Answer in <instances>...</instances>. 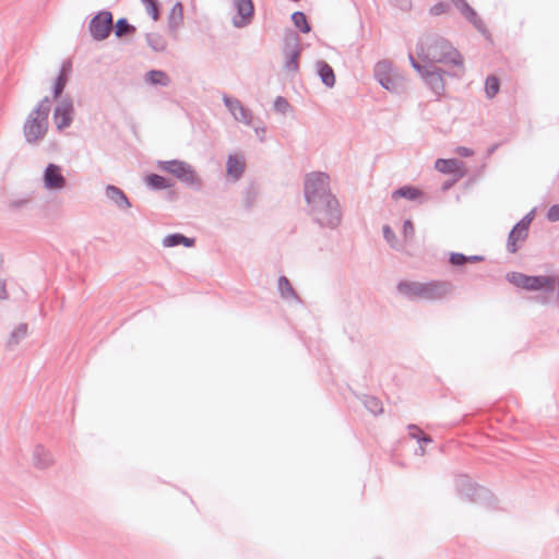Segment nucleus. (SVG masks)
I'll list each match as a JSON object with an SVG mask.
<instances>
[{"label":"nucleus","mask_w":559,"mask_h":559,"mask_svg":"<svg viewBox=\"0 0 559 559\" xmlns=\"http://www.w3.org/2000/svg\"><path fill=\"white\" fill-rule=\"evenodd\" d=\"M507 281L518 288L527 292H539L531 299L543 306L559 301V278L554 275H526L521 272H509Z\"/></svg>","instance_id":"nucleus-1"},{"label":"nucleus","mask_w":559,"mask_h":559,"mask_svg":"<svg viewBox=\"0 0 559 559\" xmlns=\"http://www.w3.org/2000/svg\"><path fill=\"white\" fill-rule=\"evenodd\" d=\"M417 53L424 62L451 63L456 67L462 66L460 52L451 45V43L437 35H427L417 45Z\"/></svg>","instance_id":"nucleus-2"},{"label":"nucleus","mask_w":559,"mask_h":559,"mask_svg":"<svg viewBox=\"0 0 559 559\" xmlns=\"http://www.w3.org/2000/svg\"><path fill=\"white\" fill-rule=\"evenodd\" d=\"M51 110L49 97H44L28 114L23 124V135L28 144H37L48 132V117Z\"/></svg>","instance_id":"nucleus-3"},{"label":"nucleus","mask_w":559,"mask_h":559,"mask_svg":"<svg viewBox=\"0 0 559 559\" xmlns=\"http://www.w3.org/2000/svg\"><path fill=\"white\" fill-rule=\"evenodd\" d=\"M309 213L320 227L335 229L342 221L340 203L335 195L309 204Z\"/></svg>","instance_id":"nucleus-4"},{"label":"nucleus","mask_w":559,"mask_h":559,"mask_svg":"<svg viewBox=\"0 0 559 559\" xmlns=\"http://www.w3.org/2000/svg\"><path fill=\"white\" fill-rule=\"evenodd\" d=\"M157 168L176 177L186 186L195 190L201 189L202 180L195 169L187 162L180 159L158 160Z\"/></svg>","instance_id":"nucleus-5"},{"label":"nucleus","mask_w":559,"mask_h":559,"mask_svg":"<svg viewBox=\"0 0 559 559\" xmlns=\"http://www.w3.org/2000/svg\"><path fill=\"white\" fill-rule=\"evenodd\" d=\"M304 193L307 204L319 202L332 195L330 190V177L322 171H312L306 175L304 180Z\"/></svg>","instance_id":"nucleus-6"},{"label":"nucleus","mask_w":559,"mask_h":559,"mask_svg":"<svg viewBox=\"0 0 559 559\" xmlns=\"http://www.w3.org/2000/svg\"><path fill=\"white\" fill-rule=\"evenodd\" d=\"M112 29V14L110 11L103 10L96 13L90 21L88 31L95 40H105L109 37Z\"/></svg>","instance_id":"nucleus-7"},{"label":"nucleus","mask_w":559,"mask_h":559,"mask_svg":"<svg viewBox=\"0 0 559 559\" xmlns=\"http://www.w3.org/2000/svg\"><path fill=\"white\" fill-rule=\"evenodd\" d=\"M457 493L471 502H478L487 492L486 488L479 486L467 475H460L455 478Z\"/></svg>","instance_id":"nucleus-8"},{"label":"nucleus","mask_w":559,"mask_h":559,"mask_svg":"<svg viewBox=\"0 0 559 559\" xmlns=\"http://www.w3.org/2000/svg\"><path fill=\"white\" fill-rule=\"evenodd\" d=\"M299 36L290 32L289 34L285 35L284 38V55H285V70L289 72H297L299 69L298 59L300 56V48H299Z\"/></svg>","instance_id":"nucleus-9"},{"label":"nucleus","mask_w":559,"mask_h":559,"mask_svg":"<svg viewBox=\"0 0 559 559\" xmlns=\"http://www.w3.org/2000/svg\"><path fill=\"white\" fill-rule=\"evenodd\" d=\"M233 8L236 14L233 16V25L237 28L248 26L254 16V5L252 0H234Z\"/></svg>","instance_id":"nucleus-10"},{"label":"nucleus","mask_w":559,"mask_h":559,"mask_svg":"<svg viewBox=\"0 0 559 559\" xmlns=\"http://www.w3.org/2000/svg\"><path fill=\"white\" fill-rule=\"evenodd\" d=\"M44 188L49 191H60L66 188L67 179L62 175L61 167L49 163L43 171Z\"/></svg>","instance_id":"nucleus-11"},{"label":"nucleus","mask_w":559,"mask_h":559,"mask_svg":"<svg viewBox=\"0 0 559 559\" xmlns=\"http://www.w3.org/2000/svg\"><path fill=\"white\" fill-rule=\"evenodd\" d=\"M444 75H456V73H450L449 71L432 64V67L428 69V72H425L423 80L435 95L440 96L444 92Z\"/></svg>","instance_id":"nucleus-12"},{"label":"nucleus","mask_w":559,"mask_h":559,"mask_svg":"<svg viewBox=\"0 0 559 559\" xmlns=\"http://www.w3.org/2000/svg\"><path fill=\"white\" fill-rule=\"evenodd\" d=\"M453 285L448 281H430L424 283L423 300L435 301L451 294Z\"/></svg>","instance_id":"nucleus-13"},{"label":"nucleus","mask_w":559,"mask_h":559,"mask_svg":"<svg viewBox=\"0 0 559 559\" xmlns=\"http://www.w3.org/2000/svg\"><path fill=\"white\" fill-rule=\"evenodd\" d=\"M53 119L58 130L68 128L73 120V104L69 97L60 100L53 111Z\"/></svg>","instance_id":"nucleus-14"},{"label":"nucleus","mask_w":559,"mask_h":559,"mask_svg":"<svg viewBox=\"0 0 559 559\" xmlns=\"http://www.w3.org/2000/svg\"><path fill=\"white\" fill-rule=\"evenodd\" d=\"M454 8L462 14V16L474 25L483 35H486L487 29L478 16L477 12L468 4L466 0H450Z\"/></svg>","instance_id":"nucleus-15"},{"label":"nucleus","mask_w":559,"mask_h":559,"mask_svg":"<svg viewBox=\"0 0 559 559\" xmlns=\"http://www.w3.org/2000/svg\"><path fill=\"white\" fill-rule=\"evenodd\" d=\"M435 168L442 174L453 175L454 181L463 178L466 174L463 162L457 158H438Z\"/></svg>","instance_id":"nucleus-16"},{"label":"nucleus","mask_w":559,"mask_h":559,"mask_svg":"<svg viewBox=\"0 0 559 559\" xmlns=\"http://www.w3.org/2000/svg\"><path fill=\"white\" fill-rule=\"evenodd\" d=\"M424 283L416 281H400L396 290L408 300H423Z\"/></svg>","instance_id":"nucleus-17"},{"label":"nucleus","mask_w":559,"mask_h":559,"mask_svg":"<svg viewBox=\"0 0 559 559\" xmlns=\"http://www.w3.org/2000/svg\"><path fill=\"white\" fill-rule=\"evenodd\" d=\"M106 197L116 204L120 210H127L131 207V202L127 194L117 186H106Z\"/></svg>","instance_id":"nucleus-18"},{"label":"nucleus","mask_w":559,"mask_h":559,"mask_svg":"<svg viewBox=\"0 0 559 559\" xmlns=\"http://www.w3.org/2000/svg\"><path fill=\"white\" fill-rule=\"evenodd\" d=\"M72 66L70 61H64L62 63L59 74L57 75L52 86V95L55 99H58L63 93Z\"/></svg>","instance_id":"nucleus-19"},{"label":"nucleus","mask_w":559,"mask_h":559,"mask_svg":"<svg viewBox=\"0 0 559 559\" xmlns=\"http://www.w3.org/2000/svg\"><path fill=\"white\" fill-rule=\"evenodd\" d=\"M245 168L246 163L243 158L231 154L228 156L226 162V173L234 181H237L242 177Z\"/></svg>","instance_id":"nucleus-20"},{"label":"nucleus","mask_w":559,"mask_h":559,"mask_svg":"<svg viewBox=\"0 0 559 559\" xmlns=\"http://www.w3.org/2000/svg\"><path fill=\"white\" fill-rule=\"evenodd\" d=\"M182 22H183V5L180 1H177L168 16H167V24H168V29L169 32L171 33H175L179 29V27L182 25Z\"/></svg>","instance_id":"nucleus-21"},{"label":"nucleus","mask_w":559,"mask_h":559,"mask_svg":"<svg viewBox=\"0 0 559 559\" xmlns=\"http://www.w3.org/2000/svg\"><path fill=\"white\" fill-rule=\"evenodd\" d=\"M528 236V233L524 230L523 228L514 225L511 229L508 242H507V249L510 253H514L519 249V243H522L526 240Z\"/></svg>","instance_id":"nucleus-22"},{"label":"nucleus","mask_w":559,"mask_h":559,"mask_svg":"<svg viewBox=\"0 0 559 559\" xmlns=\"http://www.w3.org/2000/svg\"><path fill=\"white\" fill-rule=\"evenodd\" d=\"M52 456L44 445L37 444L33 451V464L35 467L45 469L52 464Z\"/></svg>","instance_id":"nucleus-23"},{"label":"nucleus","mask_w":559,"mask_h":559,"mask_svg":"<svg viewBox=\"0 0 559 559\" xmlns=\"http://www.w3.org/2000/svg\"><path fill=\"white\" fill-rule=\"evenodd\" d=\"M317 71L321 82L329 88L335 85V74L333 68L324 60L317 62Z\"/></svg>","instance_id":"nucleus-24"},{"label":"nucleus","mask_w":559,"mask_h":559,"mask_svg":"<svg viewBox=\"0 0 559 559\" xmlns=\"http://www.w3.org/2000/svg\"><path fill=\"white\" fill-rule=\"evenodd\" d=\"M145 40L147 46L155 52H164L168 46L166 38L156 32L146 33Z\"/></svg>","instance_id":"nucleus-25"},{"label":"nucleus","mask_w":559,"mask_h":559,"mask_svg":"<svg viewBox=\"0 0 559 559\" xmlns=\"http://www.w3.org/2000/svg\"><path fill=\"white\" fill-rule=\"evenodd\" d=\"M392 197L395 198H403L411 201H416L423 197V192L420 189L414 187V186H402L399 189H396Z\"/></svg>","instance_id":"nucleus-26"},{"label":"nucleus","mask_w":559,"mask_h":559,"mask_svg":"<svg viewBox=\"0 0 559 559\" xmlns=\"http://www.w3.org/2000/svg\"><path fill=\"white\" fill-rule=\"evenodd\" d=\"M384 90L399 94L403 91L404 81L401 76L393 73L388 78H383V81L379 83Z\"/></svg>","instance_id":"nucleus-27"},{"label":"nucleus","mask_w":559,"mask_h":559,"mask_svg":"<svg viewBox=\"0 0 559 559\" xmlns=\"http://www.w3.org/2000/svg\"><path fill=\"white\" fill-rule=\"evenodd\" d=\"M146 82L152 85L158 86H168L170 84V79L168 74L163 70H150L145 74Z\"/></svg>","instance_id":"nucleus-28"},{"label":"nucleus","mask_w":559,"mask_h":559,"mask_svg":"<svg viewBox=\"0 0 559 559\" xmlns=\"http://www.w3.org/2000/svg\"><path fill=\"white\" fill-rule=\"evenodd\" d=\"M145 182L147 187L153 190H165L173 187V183L169 179L160 176L158 174H150L145 177Z\"/></svg>","instance_id":"nucleus-29"},{"label":"nucleus","mask_w":559,"mask_h":559,"mask_svg":"<svg viewBox=\"0 0 559 559\" xmlns=\"http://www.w3.org/2000/svg\"><path fill=\"white\" fill-rule=\"evenodd\" d=\"M112 27L118 38L132 35L136 31L135 26L130 24L127 17L118 19L115 24L112 23Z\"/></svg>","instance_id":"nucleus-30"},{"label":"nucleus","mask_w":559,"mask_h":559,"mask_svg":"<svg viewBox=\"0 0 559 559\" xmlns=\"http://www.w3.org/2000/svg\"><path fill=\"white\" fill-rule=\"evenodd\" d=\"M28 326L26 323H20L9 335L7 346L12 348L16 346L27 335Z\"/></svg>","instance_id":"nucleus-31"},{"label":"nucleus","mask_w":559,"mask_h":559,"mask_svg":"<svg viewBox=\"0 0 559 559\" xmlns=\"http://www.w3.org/2000/svg\"><path fill=\"white\" fill-rule=\"evenodd\" d=\"M278 292L281 296L285 299L294 298L296 300H299L298 295L293 288L290 282L284 275L280 276L278 278Z\"/></svg>","instance_id":"nucleus-32"},{"label":"nucleus","mask_w":559,"mask_h":559,"mask_svg":"<svg viewBox=\"0 0 559 559\" xmlns=\"http://www.w3.org/2000/svg\"><path fill=\"white\" fill-rule=\"evenodd\" d=\"M292 22L295 27L298 28L301 33L308 34L311 32V26L308 22L306 14L301 11H296L292 14Z\"/></svg>","instance_id":"nucleus-33"},{"label":"nucleus","mask_w":559,"mask_h":559,"mask_svg":"<svg viewBox=\"0 0 559 559\" xmlns=\"http://www.w3.org/2000/svg\"><path fill=\"white\" fill-rule=\"evenodd\" d=\"M393 73L392 64L388 60L379 61L374 67V79L378 83L382 82L383 78H388Z\"/></svg>","instance_id":"nucleus-34"},{"label":"nucleus","mask_w":559,"mask_h":559,"mask_svg":"<svg viewBox=\"0 0 559 559\" xmlns=\"http://www.w3.org/2000/svg\"><path fill=\"white\" fill-rule=\"evenodd\" d=\"M361 402L365 407L373 415H378L383 412L381 401L373 395H362Z\"/></svg>","instance_id":"nucleus-35"},{"label":"nucleus","mask_w":559,"mask_h":559,"mask_svg":"<svg viewBox=\"0 0 559 559\" xmlns=\"http://www.w3.org/2000/svg\"><path fill=\"white\" fill-rule=\"evenodd\" d=\"M409 437L415 439L418 443H431L432 438L423 432V430L414 424L407 426Z\"/></svg>","instance_id":"nucleus-36"},{"label":"nucleus","mask_w":559,"mask_h":559,"mask_svg":"<svg viewBox=\"0 0 559 559\" xmlns=\"http://www.w3.org/2000/svg\"><path fill=\"white\" fill-rule=\"evenodd\" d=\"M145 5L147 14L154 20L158 21L160 17V8L157 0H141Z\"/></svg>","instance_id":"nucleus-37"},{"label":"nucleus","mask_w":559,"mask_h":559,"mask_svg":"<svg viewBox=\"0 0 559 559\" xmlns=\"http://www.w3.org/2000/svg\"><path fill=\"white\" fill-rule=\"evenodd\" d=\"M222 100L233 117L237 115L238 109H241V102L237 98L224 94Z\"/></svg>","instance_id":"nucleus-38"},{"label":"nucleus","mask_w":559,"mask_h":559,"mask_svg":"<svg viewBox=\"0 0 559 559\" xmlns=\"http://www.w3.org/2000/svg\"><path fill=\"white\" fill-rule=\"evenodd\" d=\"M31 201H32L31 197L13 199L9 202L8 207L10 211L16 212L19 210L26 209L28 206V204L31 203Z\"/></svg>","instance_id":"nucleus-39"},{"label":"nucleus","mask_w":559,"mask_h":559,"mask_svg":"<svg viewBox=\"0 0 559 559\" xmlns=\"http://www.w3.org/2000/svg\"><path fill=\"white\" fill-rule=\"evenodd\" d=\"M234 119L249 126L252 121V112L249 108L241 104V109L237 110V115L234 117Z\"/></svg>","instance_id":"nucleus-40"},{"label":"nucleus","mask_w":559,"mask_h":559,"mask_svg":"<svg viewBox=\"0 0 559 559\" xmlns=\"http://www.w3.org/2000/svg\"><path fill=\"white\" fill-rule=\"evenodd\" d=\"M181 241H182V234L174 233V234H169L164 237L163 246L166 248H173V247L180 246Z\"/></svg>","instance_id":"nucleus-41"},{"label":"nucleus","mask_w":559,"mask_h":559,"mask_svg":"<svg viewBox=\"0 0 559 559\" xmlns=\"http://www.w3.org/2000/svg\"><path fill=\"white\" fill-rule=\"evenodd\" d=\"M290 109V104L288 103V100L283 97V96H277L274 100V110L282 114V115H286L287 111Z\"/></svg>","instance_id":"nucleus-42"},{"label":"nucleus","mask_w":559,"mask_h":559,"mask_svg":"<svg viewBox=\"0 0 559 559\" xmlns=\"http://www.w3.org/2000/svg\"><path fill=\"white\" fill-rule=\"evenodd\" d=\"M383 238L386 240V242L394 249H399L396 246V236L395 233L392 230V228L389 225H384L382 228Z\"/></svg>","instance_id":"nucleus-43"},{"label":"nucleus","mask_w":559,"mask_h":559,"mask_svg":"<svg viewBox=\"0 0 559 559\" xmlns=\"http://www.w3.org/2000/svg\"><path fill=\"white\" fill-rule=\"evenodd\" d=\"M467 262V255L460 252H451L449 263L453 266H463Z\"/></svg>","instance_id":"nucleus-44"},{"label":"nucleus","mask_w":559,"mask_h":559,"mask_svg":"<svg viewBox=\"0 0 559 559\" xmlns=\"http://www.w3.org/2000/svg\"><path fill=\"white\" fill-rule=\"evenodd\" d=\"M451 9L448 2L440 1L430 8V14L438 16L449 12Z\"/></svg>","instance_id":"nucleus-45"},{"label":"nucleus","mask_w":559,"mask_h":559,"mask_svg":"<svg viewBox=\"0 0 559 559\" xmlns=\"http://www.w3.org/2000/svg\"><path fill=\"white\" fill-rule=\"evenodd\" d=\"M254 200H255V191H254V188L253 187H249L246 192H245V197H243V205L246 209H250L253 203H254Z\"/></svg>","instance_id":"nucleus-46"},{"label":"nucleus","mask_w":559,"mask_h":559,"mask_svg":"<svg viewBox=\"0 0 559 559\" xmlns=\"http://www.w3.org/2000/svg\"><path fill=\"white\" fill-rule=\"evenodd\" d=\"M403 235L406 240L413 239L415 235L414 224L411 219H405L403 223Z\"/></svg>","instance_id":"nucleus-47"},{"label":"nucleus","mask_w":559,"mask_h":559,"mask_svg":"<svg viewBox=\"0 0 559 559\" xmlns=\"http://www.w3.org/2000/svg\"><path fill=\"white\" fill-rule=\"evenodd\" d=\"M534 218V212H530L528 214H526L519 223H516L515 225L523 228L524 230H526L528 233V229H530V225L532 223Z\"/></svg>","instance_id":"nucleus-48"},{"label":"nucleus","mask_w":559,"mask_h":559,"mask_svg":"<svg viewBox=\"0 0 559 559\" xmlns=\"http://www.w3.org/2000/svg\"><path fill=\"white\" fill-rule=\"evenodd\" d=\"M534 218V212H530L528 214H526L519 223H516L515 225L523 228L524 230H526L528 233V229H530V225L532 223Z\"/></svg>","instance_id":"nucleus-49"},{"label":"nucleus","mask_w":559,"mask_h":559,"mask_svg":"<svg viewBox=\"0 0 559 559\" xmlns=\"http://www.w3.org/2000/svg\"><path fill=\"white\" fill-rule=\"evenodd\" d=\"M547 219L549 222H558L559 221V204L551 205L548 209Z\"/></svg>","instance_id":"nucleus-50"},{"label":"nucleus","mask_w":559,"mask_h":559,"mask_svg":"<svg viewBox=\"0 0 559 559\" xmlns=\"http://www.w3.org/2000/svg\"><path fill=\"white\" fill-rule=\"evenodd\" d=\"M430 67H432L430 62H425L424 64H421L418 61L413 66L414 70L417 71L421 78H424L425 72H428V69H430Z\"/></svg>","instance_id":"nucleus-51"},{"label":"nucleus","mask_w":559,"mask_h":559,"mask_svg":"<svg viewBox=\"0 0 559 559\" xmlns=\"http://www.w3.org/2000/svg\"><path fill=\"white\" fill-rule=\"evenodd\" d=\"M455 153L461 157H468L473 155V151L466 146H457Z\"/></svg>","instance_id":"nucleus-52"},{"label":"nucleus","mask_w":559,"mask_h":559,"mask_svg":"<svg viewBox=\"0 0 559 559\" xmlns=\"http://www.w3.org/2000/svg\"><path fill=\"white\" fill-rule=\"evenodd\" d=\"M499 80L497 76L491 75V98L499 92Z\"/></svg>","instance_id":"nucleus-53"},{"label":"nucleus","mask_w":559,"mask_h":559,"mask_svg":"<svg viewBox=\"0 0 559 559\" xmlns=\"http://www.w3.org/2000/svg\"><path fill=\"white\" fill-rule=\"evenodd\" d=\"M195 243V239L194 238H190V237H187L182 234V241H181V245L187 247V248H191L193 247Z\"/></svg>","instance_id":"nucleus-54"},{"label":"nucleus","mask_w":559,"mask_h":559,"mask_svg":"<svg viewBox=\"0 0 559 559\" xmlns=\"http://www.w3.org/2000/svg\"><path fill=\"white\" fill-rule=\"evenodd\" d=\"M8 293L5 288V281L0 277V299H7Z\"/></svg>","instance_id":"nucleus-55"},{"label":"nucleus","mask_w":559,"mask_h":559,"mask_svg":"<svg viewBox=\"0 0 559 559\" xmlns=\"http://www.w3.org/2000/svg\"><path fill=\"white\" fill-rule=\"evenodd\" d=\"M489 88H490V85H489V75H487L484 80V92L486 94V96L489 98Z\"/></svg>","instance_id":"nucleus-56"},{"label":"nucleus","mask_w":559,"mask_h":559,"mask_svg":"<svg viewBox=\"0 0 559 559\" xmlns=\"http://www.w3.org/2000/svg\"><path fill=\"white\" fill-rule=\"evenodd\" d=\"M485 258L483 255H467V262H479L483 261Z\"/></svg>","instance_id":"nucleus-57"},{"label":"nucleus","mask_w":559,"mask_h":559,"mask_svg":"<svg viewBox=\"0 0 559 559\" xmlns=\"http://www.w3.org/2000/svg\"><path fill=\"white\" fill-rule=\"evenodd\" d=\"M427 443H418V448L415 450V454L424 455L425 454V445Z\"/></svg>","instance_id":"nucleus-58"},{"label":"nucleus","mask_w":559,"mask_h":559,"mask_svg":"<svg viewBox=\"0 0 559 559\" xmlns=\"http://www.w3.org/2000/svg\"><path fill=\"white\" fill-rule=\"evenodd\" d=\"M453 182H454V180L452 182H444L442 186V190H444V191L448 190L452 186Z\"/></svg>","instance_id":"nucleus-59"},{"label":"nucleus","mask_w":559,"mask_h":559,"mask_svg":"<svg viewBox=\"0 0 559 559\" xmlns=\"http://www.w3.org/2000/svg\"><path fill=\"white\" fill-rule=\"evenodd\" d=\"M408 58H409V62L413 67L417 62V60L414 58V56L412 53L408 55Z\"/></svg>","instance_id":"nucleus-60"},{"label":"nucleus","mask_w":559,"mask_h":559,"mask_svg":"<svg viewBox=\"0 0 559 559\" xmlns=\"http://www.w3.org/2000/svg\"><path fill=\"white\" fill-rule=\"evenodd\" d=\"M409 8H411L409 1L405 0L404 3L402 4V9L406 10V9H409Z\"/></svg>","instance_id":"nucleus-61"},{"label":"nucleus","mask_w":559,"mask_h":559,"mask_svg":"<svg viewBox=\"0 0 559 559\" xmlns=\"http://www.w3.org/2000/svg\"><path fill=\"white\" fill-rule=\"evenodd\" d=\"M495 150H496V146H491L490 152L493 153Z\"/></svg>","instance_id":"nucleus-62"}]
</instances>
